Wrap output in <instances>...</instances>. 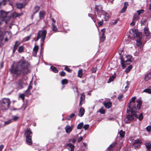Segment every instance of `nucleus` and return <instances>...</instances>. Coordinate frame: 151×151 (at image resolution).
<instances>
[{
	"label": "nucleus",
	"instance_id": "nucleus-18",
	"mask_svg": "<svg viewBox=\"0 0 151 151\" xmlns=\"http://www.w3.org/2000/svg\"><path fill=\"white\" fill-rule=\"evenodd\" d=\"M85 112V111L84 108L83 107L81 108L79 111L78 116L80 117L84 115Z\"/></svg>",
	"mask_w": 151,
	"mask_h": 151
},
{
	"label": "nucleus",
	"instance_id": "nucleus-17",
	"mask_svg": "<svg viewBox=\"0 0 151 151\" xmlns=\"http://www.w3.org/2000/svg\"><path fill=\"white\" fill-rule=\"evenodd\" d=\"M68 148L70 151H74V146L71 143H68L67 144Z\"/></svg>",
	"mask_w": 151,
	"mask_h": 151
},
{
	"label": "nucleus",
	"instance_id": "nucleus-1",
	"mask_svg": "<svg viewBox=\"0 0 151 151\" xmlns=\"http://www.w3.org/2000/svg\"><path fill=\"white\" fill-rule=\"evenodd\" d=\"M31 66L29 63L24 59L19 60L16 64L15 67L14 65L11 66L9 69L11 72L17 75L23 73L25 74L31 71Z\"/></svg>",
	"mask_w": 151,
	"mask_h": 151
},
{
	"label": "nucleus",
	"instance_id": "nucleus-12",
	"mask_svg": "<svg viewBox=\"0 0 151 151\" xmlns=\"http://www.w3.org/2000/svg\"><path fill=\"white\" fill-rule=\"evenodd\" d=\"M144 30L145 34L147 37H149V38H150L151 37V33L148 28L147 27H145L144 28Z\"/></svg>",
	"mask_w": 151,
	"mask_h": 151
},
{
	"label": "nucleus",
	"instance_id": "nucleus-42",
	"mask_svg": "<svg viewBox=\"0 0 151 151\" xmlns=\"http://www.w3.org/2000/svg\"><path fill=\"white\" fill-rule=\"evenodd\" d=\"M83 125V123L82 122L78 124L77 127V128L78 129H81Z\"/></svg>",
	"mask_w": 151,
	"mask_h": 151
},
{
	"label": "nucleus",
	"instance_id": "nucleus-31",
	"mask_svg": "<svg viewBox=\"0 0 151 151\" xmlns=\"http://www.w3.org/2000/svg\"><path fill=\"white\" fill-rule=\"evenodd\" d=\"M145 146L148 150H149L151 148V143H147L145 145Z\"/></svg>",
	"mask_w": 151,
	"mask_h": 151
},
{
	"label": "nucleus",
	"instance_id": "nucleus-54",
	"mask_svg": "<svg viewBox=\"0 0 151 151\" xmlns=\"http://www.w3.org/2000/svg\"><path fill=\"white\" fill-rule=\"evenodd\" d=\"M99 111L101 114H104L105 112V110L102 108L100 109Z\"/></svg>",
	"mask_w": 151,
	"mask_h": 151
},
{
	"label": "nucleus",
	"instance_id": "nucleus-4",
	"mask_svg": "<svg viewBox=\"0 0 151 151\" xmlns=\"http://www.w3.org/2000/svg\"><path fill=\"white\" fill-rule=\"evenodd\" d=\"M11 102L8 98H4L0 101V107L3 110H7L10 107Z\"/></svg>",
	"mask_w": 151,
	"mask_h": 151
},
{
	"label": "nucleus",
	"instance_id": "nucleus-49",
	"mask_svg": "<svg viewBox=\"0 0 151 151\" xmlns=\"http://www.w3.org/2000/svg\"><path fill=\"white\" fill-rule=\"evenodd\" d=\"M146 129L147 130L148 132H150L151 131V126H147L146 128Z\"/></svg>",
	"mask_w": 151,
	"mask_h": 151
},
{
	"label": "nucleus",
	"instance_id": "nucleus-27",
	"mask_svg": "<svg viewBox=\"0 0 151 151\" xmlns=\"http://www.w3.org/2000/svg\"><path fill=\"white\" fill-rule=\"evenodd\" d=\"M17 7L19 9H21L24 6V5L22 3H18L16 4Z\"/></svg>",
	"mask_w": 151,
	"mask_h": 151
},
{
	"label": "nucleus",
	"instance_id": "nucleus-58",
	"mask_svg": "<svg viewBox=\"0 0 151 151\" xmlns=\"http://www.w3.org/2000/svg\"><path fill=\"white\" fill-rule=\"evenodd\" d=\"M73 89H74V91H76V92L77 93V95L78 96V93L77 88L76 86H75L73 88Z\"/></svg>",
	"mask_w": 151,
	"mask_h": 151
},
{
	"label": "nucleus",
	"instance_id": "nucleus-28",
	"mask_svg": "<svg viewBox=\"0 0 151 151\" xmlns=\"http://www.w3.org/2000/svg\"><path fill=\"white\" fill-rule=\"evenodd\" d=\"M50 69L55 73H58V70H57V69L55 67L53 66H51Z\"/></svg>",
	"mask_w": 151,
	"mask_h": 151
},
{
	"label": "nucleus",
	"instance_id": "nucleus-40",
	"mask_svg": "<svg viewBox=\"0 0 151 151\" xmlns=\"http://www.w3.org/2000/svg\"><path fill=\"white\" fill-rule=\"evenodd\" d=\"M120 136L121 137H123L124 136L125 133L122 130H121L119 132Z\"/></svg>",
	"mask_w": 151,
	"mask_h": 151
},
{
	"label": "nucleus",
	"instance_id": "nucleus-37",
	"mask_svg": "<svg viewBox=\"0 0 151 151\" xmlns=\"http://www.w3.org/2000/svg\"><path fill=\"white\" fill-rule=\"evenodd\" d=\"M143 92L148 93H151V89L148 88L145 89L143 91Z\"/></svg>",
	"mask_w": 151,
	"mask_h": 151
},
{
	"label": "nucleus",
	"instance_id": "nucleus-8",
	"mask_svg": "<svg viewBox=\"0 0 151 151\" xmlns=\"http://www.w3.org/2000/svg\"><path fill=\"white\" fill-rule=\"evenodd\" d=\"M126 60H124L122 58H121V63L123 68H125L127 65L129 64L132 61V56L130 55H128L126 56Z\"/></svg>",
	"mask_w": 151,
	"mask_h": 151
},
{
	"label": "nucleus",
	"instance_id": "nucleus-63",
	"mask_svg": "<svg viewBox=\"0 0 151 151\" xmlns=\"http://www.w3.org/2000/svg\"><path fill=\"white\" fill-rule=\"evenodd\" d=\"M25 93L28 95H29L31 94L29 90L27 89L25 91Z\"/></svg>",
	"mask_w": 151,
	"mask_h": 151
},
{
	"label": "nucleus",
	"instance_id": "nucleus-64",
	"mask_svg": "<svg viewBox=\"0 0 151 151\" xmlns=\"http://www.w3.org/2000/svg\"><path fill=\"white\" fill-rule=\"evenodd\" d=\"M4 147V146L3 145H2L0 146V151H2Z\"/></svg>",
	"mask_w": 151,
	"mask_h": 151
},
{
	"label": "nucleus",
	"instance_id": "nucleus-2",
	"mask_svg": "<svg viewBox=\"0 0 151 151\" xmlns=\"http://www.w3.org/2000/svg\"><path fill=\"white\" fill-rule=\"evenodd\" d=\"M130 32H132L134 38H137L136 40L137 45L140 48L142 47L143 45L141 40L142 38L141 34L136 32L135 29H131L130 30Z\"/></svg>",
	"mask_w": 151,
	"mask_h": 151
},
{
	"label": "nucleus",
	"instance_id": "nucleus-57",
	"mask_svg": "<svg viewBox=\"0 0 151 151\" xmlns=\"http://www.w3.org/2000/svg\"><path fill=\"white\" fill-rule=\"evenodd\" d=\"M136 22V21H134L133 19L132 22L130 23V25L132 26H133L135 25V23Z\"/></svg>",
	"mask_w": 151,
	"mask_h": 151
},
{
	"label": "nucleus",
	"instance_id": "nucleus-10",
	"mask_svg": "<svg viewBox=\"0 0 151 151\" xmlns=\"http://www.w3.org/2000/svg\"><path fill=\"white\" fill-rule=\"evenodd\" d=\"M95 9L97 13L98 16L101 17V14L104 11L102 10V6L100 5H96Z\"/></svg>",
	"mask_w": 151,
	"mask_h": 151
},
{
	"label": "nucleus",
	"instance_id": "nucleus-15",
	"mask_svg": "<svg viewBox=\"0 0 151 151\" xmlns=\"http://www.w3.org/2000/svg\"><path fill=\"white\" fill-rule=\"evenodd\" d=\"M45 12L44 11H42L40 12L39 13L40 19L41 20L44 19L45 16Z\"/></svg>",
	"mask_w": 151,
	"mask_h": 151
},
{
	"label": "nucleus",
	"instance_id": "nucleus-9",
	"mask_svg": "<svg viewBox=\"0 0 151 151\" xmlns=\"http://www.w3.org/2000/svg\"><path fill=\"white\" fill-rule=\"evenodd\" d=\"M136 112L137 111L135 110L134 112H131L133 113L132 114L127 115L124 119L125 122L127 123H130V121L132 120L134 117L137 118L138 117V115L135 114Z\"/></svg>",
	"mask_w": 151,
	"mask_h": 151
},
{
	"label": "nucleus",
	"instance_id": "nucleus-29",
	"mask_svg": "<svg viewBox=\"0 0 151 151\" xmlns=\"http://www.w3.org/2000/svg\"><path fill=\"white\" fill-rule=\"evenodd\" d=\"M12 122V119H8L6 121H4V125H8Z\"/></svg>",
	"mask_w": 151,
	"mask_h": 151
},
{
	"label": "nucleus",
	"instance_id": "nucleus-56",
	"mask_svg": "<svg viewBox=\"0 0 151 151\" xmlns=\"http://www.w3.org/2000/svg\"><path fill=\"white\" fill-rule=\"evenodd\" d=\"M18 83L19 85L21 86L22 85L23 83V81L22 80H20L18 81Z\"/></svg>",
	"mask_w": 151,
	"mask_h": 151
},
{
	"label": "nucleus",
	"instance_id": "nucleus-7",
	"mask_svg": "<svg viewBox=\"0 0 151 151\" xmlns=\"http://www.w3.org/2000/svg\"><path fill=\"white\" fill-rule=\"evenodd\" d=\"M6 13L4 11H0V26L4 23L6 24L9 20V19L8 20L6 19Z\"/></svg>",
	"mask_w": 151,
	"mask_h": 151
},
{
	"label": "nucleus",
	"instance_id": "nucleus-35",
	"mask_svg": "<svg viewBox=\"0 0 151 151\" xmlns=\"http://www.w3.org/2000/svg\"><path fill=\"white\" fill-rule=\"evenodd\" d=\"M18 51L19 53L23 52L24 51L23 46H20L19 48Z\"/></svg>",
	"mask_w": 151,
	"mask_h": 151
},
{
	"label": "nucleus",
	"instance_id": "nucleus-62",
	"mask_svg": "<svg viewBox=\"0 0 151 151\" xmlns=\"http://www.w3.org/2000/svg\"><path fill=\"white\" fill-rule=\"evenodd\" d=\"M60 75L61 76H63L65 75V73L64 71H62Z\"/></svg>",
	"mask_w": 151,
	"mask_h": 151
},
{
	"label": "nucleus",
	"instance_id": "nucleus-13",
	"mask_svg": "<svg viewBox=\"0 0 151 151\" xmlns=\"http://www.w3.org/2000/svg\"><path fill=\"white\" fill-rule=\"evenodd\" d=\"M101 15L103 16V18L104 20L107 21L109 20V14L107 12L104 11V12H103L101 14Z\"/></svg>",
	"mask_w": 151,
	"mask_h": 151
},
{
	"label": "nucleus",
	"instance_id": "nucleus-48",
	"mask_svg": "<svg viewBox=\"0 0 151 151\" xmlns=\"http://www.w3.org/2000/svg\"><path fill=\"white\" fill-rule=\"evenodd\" d=\"M6 0H3L1 2H0V5H4L6 4Z\"/></svg>",
	"mask_w": 151,
	"mask_h": 151
},
{
	"label": "nucleus",
	"instance_id": "nucleus-43",
	"mask_svg": "<svg viewBox=\"0 0 151 151\" xmlns=\"http://www.w3.org/2000/svg\"><path fill=\"white\" fill-rule=\"evenodd\" d=\"M118 21V19H116L114 20V21H113L112 22H111L110 24L111 25H114L115 24H116L117 23Z\"/></svg>",
	"mask_w": 151,
	"mask_h": 151
},
{
	"label": "nucleus",
	"instance_id": "nucleus-11",
	"mask_svg": "<svg viewBox=\"0 0 151 151\" xmlns=\"http://www.w3.org/2000/svg\"><path fill=\"white\" fill-rule=\"evenodd\" d=\"M73 128V125H67L65 127V129L66 133L67 134H69L72 130Z\"/></svg>",
	"mask_w": 151,
	"mask_h": 151
},
{
	"label": "nucleus",
	"instance_id": "nucleus-24",
	"mask_svg": "<svg viewBox=\"0 0 151 151\" xmlns=\"http://www.w3.org/2000/svg\"><path fill=\"white\" fill-rule=\"evenodd\" d=\"M40 7L38 6H35L33 12L34 14H35L38 12L40 9Z\"/></svg>",
	"mask_w": 151,
	"mask_h": 151
},
{
	"label": "nucleus",
	"instance_id": "nucleus-59",
	"mask_svg": "<svg viewBox=\"0 0 151 151\" xmlns=\"http://www.w3.org/2000/svg\"><path fill=\"white\" fill-rule=\"evenodd\" d=\"M89 126V125L88 124H85L84 125V126L83 127V128H84V129L86 130L88 129V128Z\"/></svg>",
	"mask_w": 151,
	"mask_h": 151
},
{
	"label": "nucleus",
	"instance_id": "nucleus-36",
	"mask_svg": "<svg viewBox=\"0 0 151 151\" xmlns=\"http://www.w3.org/2000/svg\"><path fill=\"white\" fill-rule=\"evenodd\" d=\"M78 76L80 78H81L82 77V70L81 69L78 70Z\"/></svg>",
	"mask_w": 151,
	"mask_h": 151
},
{
	"label": "nucleus",
	"instance_id": "nucleus-22",
	"mask_svg": "<svg viewBox=\"0 0 151 151\" xmlns=\"http://www.w3.org/2000/svg\"><path fill=\"white\" fill-rule=\"evenodd\" d=\"M139 16L137 14L135 13L134 15L133 19L134 21H137L139 19Z\"/></svg>",
	"mask_w": 151,
	"mask_h": 151
},
{
	"label": "nucleus",
	"instance_id": "nucleus-53",
	"mask_svg": "<svg viewBox=\"0 0 151 151\" xmlns=\"http://www.w3.org/2000/svg\"><path fill=\"white\" fill-rule=\"evenodd\" d=\"M65 69L69 72H71V69L68 68L67 66H66L65 67Z\"/></svg>",
	"mask_w": 151,
	"mask_h": 151
},
{
	"label": "nucleus",
	"instance_id": "nucleus-44",
	"mask_svg": "<svg viewBox=\"0 0 151 151\" xmlns=\"http://www.w3.org/2000/svg\"><path fill=\"white\" fill-rule=\"evenodd\" d=\"M20 14L14 12L12 14V16L13 18H15L20 16Z\"/></svg>",
	"mask_w": 151,
	"mask_h": 151
},
{
	"label": "nucleus",
	"instance_id": "nucleus-26",
	"mask_svg": "<svg viewBox=\"0 0 151 151\" xmlns=\"http://www.w3.org/2000/svg\"><path fill=\"white\" fill-rule=\"evenodd\" d=\"M116 76V74H115L111 76L109 79V81L107 82V83H109L112 81L114 80V79L115 78Z\"/></svg>",
	"mask_w": 151,
	"mask_h": 151
},
{
	"label": "nucleus",
	"instance_id": "nucleus-32",
	"mask_svg": "<svg viewBox=\"0 0 151 151\" xmlns=\"http://www.w3.org/2000/svg\"><path fill=\"white\" fill-rule=\"evenodd\" d=\"M52 30L54 31H56L58 30V29L56 26L53 23H52Z\"/></svg>",
	"mask_w": 151,
	"mask_h": 151
},
{
	"label": "nucleus",
	"instance_id": "nucleus-30",
	"mask_svg": "<svg viewBox=\"0 0 151 151\" xmlns=\"http://www.w3.org/2000/svg\"><path fill=\"white\" fill-rule=\"evenodd\" d=\"M142 143V141L140 139H137L135 140L134 142V144H141Z\"/></svg>",
	"mask_w": 151,
	"mask_h": 151
},
{
	"label": "nucleus",
	"instance_id": "nucleus-46",
	"mask_svg": "<svg viewBox=\"0 0 151 151\" xmlns=\"http://www.w3.org/2000/svg\"><path fill=\"white\" fill-rule=\"evenodd\" d=\"M143 118L142 113H141L138 116V119L139 120L141 121L142 120Z\"/></svg>",
	"mask_w": 151,
	"mask_h": 151
},
{
	"label": "nucleus",
	"instance_id": "nucleus-23",
	"mask_svg": "<svg viewBox=\"0 0 151 151\" xmlns=\"http://www.w3.org/2000/svg\"><path fill=\"white\" fill-rule=\"evenodd\" d=\"M128 5V3L127 2H125L124 3V6L123 8L121 11V13H124L125 12L127 8Z\"/></svg>",
	"mask_w": 151,
	"mask_h": 151
},
{
	"label": "nucleus",
	"instance_id": "nucleus-3",
	"mask_svg": "<svg viewBox=\"0 0 151 151\" xmlns=\"http://www.w3.org/2000/svg\"><path fill=\"white\" fill-rule=\"evenodd\" d=\"M136 97H133L131 98L129 102L128 105V108L127 112L129 114V112H134L137 109L135 104H134Z\"/></svg>",
	"mask_w": 151,
	"mask_h": 151
},
{
	"label": "nucleus",
	"instance_id": "nucleus-5",
	"mask_svg": "<svg viewBox=\"0 0 151 151\" xmlns=\"http://www.w3.org/2000/svg\"><path fill=\"white\" fill-rule=\"evenodd\" d=\"M47 31L45 30H40L37 34V36L35 41H37L41 38V46L42 47L44 45V40L46 36Z\"/></svg>",
	"mask_w": 151,
	"mask_h": 151
},
{
	"label": "nucleus",
	"instance_id": "nucleus-6",
	"mask_svg": "<svg viewBox=\"0 0 151 151\" xmlns=\"http://www.w3.org/2000/svg\"><path fill=\"white\" fill-rule=\"evenodd\" d=\"M32 134V132L29 128H27L26 130L24 135L26 138V143L29 145H31L32 144V136L30 135Z\"/></svg>",
	"mask_w": 151,
	"mask_h": 151
},
{
	"label": "nucleus",
	"instance_id": "nucleus-19",
	"mask_svg": "<svg viewBox=\"0 0 151 151\" xmlns=\"http://www.w3.org/2000/svg\"><path fill=\"white\" fill-rule=\"evenodd\" d=\"M85 96L84 93H83L81 94V96L80 98V100L79 103V106H81L82 104V102L84 101L85 99Z\"/></svg>",
	"mask_w": 151,
	"mask_h": 151
},
{
	"label": "nucleus",
	"instance_id": "nucleus-47",
	"mask_svg": "<svg viewBox=\"0 0 151 151\" xmlns=\"http://www.w3.org/2000/svg\"><path fill=\"white\" fill-rule=\"evenodd\" d=\"M106 31L105 29L104 28L101 29V36H104L105 35V32Z\"/></svg>",
	"mask_w": 151,
	"mask_h": 151
},
{
	"label": "nucleus",
	"instance_id": "nucleus-39",
	"mask_svg": "<svg viewBox=\"0 0 151 151\" xmlns=\"http://www.w3.org/2000/svg\"><path fill=\"white\" fill-rule=\"evenodd\" d=\"M20 45V43L19 41H17L15 42V45L13 47V48H15L17 49V47Z\"/></svg>",
	"mask_w": 151,
	"mask_h": 151
},
{
	"label": "nucleus",
	"instance_id": "nucleus-14",
	"mask_svg": "<svg viewBox=\"0 0 151 151\" xmlns=\"http://www.w3.org/2000/svg\"><path fill=\"white\" fill-rule=\"evenodd\" d=\"M4 40V34L3 32L0 30V46L3 45Z\"/></svg>",
	"mask_w": 151,
	"mask_h": 151
},
{
	"label": "nucleus",
	"instance_id": "nucleus-34",
	"mask_svg": "<svg viewBox=\"0 0 151 151\" xmlns=\"http://www.w3.org/2000/svg\"><path fill=\"white\" fill-rule=\"evenodd\" d=\"M145 12V10L144 9H141L137 10V14L139 16V15L142 14L143 13Z\"/></svg>",
	"mask_w": 151,
	"mask_h": 151
},
{
	"label": "nucleus",
	"instance_id": "nucleus-38",
	"mask_svg": "<svg viewBox=\"0 0 151 151\" xmlns=\"http://www.w3.org/2000/svg\"><path fill=\"white\" fill-rule=\"evenodd\" d=\"M19 117L17 116H12V121L13 120L14 121H17L19 119Z\"/></svg>",
	"mask_w": 151,
	"mask_h": 151
},
{
	"label": "nucleus",
	"instance_id": "nucleus-60",
	"mask_svg": "<svg viewBox=\"0 0 151 151\" xmlns=\"http://www.w3.org/2000/svg\"><path fill=\"white\" fill-rule=\"evenodd\" d=\"M83 139V137L82 136L80 137L78 139V142H80Z\"/></svg>",
	"mask_w": 151,
	"mask_h": 151
},
{
	"label": "nucleus",
	"instance_id": "nucleus-55",
	"mask_svg": "<svg viewBox=\"0 0 151 151\" xmlns=\"http://www.w3.org/2000/svg\"><path fill=\"white\" fill-rule=\"evenodd\" d=\"M114 146V144H111V145L108 148V149L109 150H111V148L113 147Z\"/></svg>",
	"mask_w": 151,
	"mask_h": 151
},
{
	"label": "nucleus",
	"instance_id": "nucleus-33",
	"mask_svg": "<svg viewBox=\"0 0 151 151\" xmlns=\"http://www.w3.org/2000/svg\"><path fill=\"white\" fill-rule=\"evenodd\" d=\"M132 68V65H129L125 70V72L127 73H128Z\"/></svg>",
	"mask_w": 151,
	"mask_h": 151
},
{
	"label": "nucleus",
	"instance_id": "nucleus-52",
	"mask_svg": "<svg viewBox=\"0 0 151 151\" xmlns=\"http://www.w3.org/2000/svg\"><path fill=\"white\" fill-rule=\"evenodd\" d=\"M105 39V37L104 36H101L100 37V40L101 42H103Z\"/></svg>",
	"mask_w": 151,
	"mask_h": 151
},
{
	"label": "nucleus",
	"instance_id": "nucleus-21",
	"mask_svg": "<svg viewBox=\"0 0 151 151\" xmlns=\"http://www.w3.org/2000/svg\"><path fill=\"white\" fill-rule=\"evenodd\" d=\"M104 105L106 108L109 109L111 107L112 105V103L110 101L108 102L105 103Z\"/></svg>",
	"mask_w": 151,
	"mask_h": 151
},
{
	"label": "nucleus",
	"instance_id": "nucleus-16",
	"mask_svg": "<svg viewBox=\"0 0 151 151\" xmlns=\"http://www.w3.org/2000/svg\"><path fill=\"white\" fill-rule=\"evenodd\" d=\"M39 47L38 45H35L33 49V55L34 56H36Z\"/></svg>",
	"mask_w": 151,
	"mask_h": 151
},
{
	"label": "nucleus",
	"instance_id": "nucleus-50",
	"mask_svg": "<svg viewBox=\"0 0 151 151\" xmlns=\"http://www.w3.org/2000/svg\"><path fill=\"white\" fill-rule=\"evenodd\" d=\"M123 97V95L122 94H120L118 96V99L119 101H121Z\"/></svg>",
	"mask_w": 151,
	"mask_h": 151
},
{
	"label": "nucleus",
	"instance_id": "nucleus-45",
	"mask_svg": "<svg viewBox=\"0 0 151 151\" xmlns=\"http://www.w3.org/2000/svg\"><path fill=\"white\" fill-rule=\"evenodd\" d=\"M97 21L99 24V26H101L103 24V20L102 19H101V20L100 21H99L98 19Z\"/></svg>",
	"mask_w": 151,
	"mask_h": 151
},
{
	"label": "nucleus",
	"instance_id": "nucleus-25",
	"mask_svg": "<svg viewBox=\"0 0 151 151\" xmlns=\"http://www.w3.org/2000/svg\"><path fill=\"white\" fill-rule=\"evenodd\" d=\"M137 102V106L138 109H139L141 108V106L142 104V101L141 100H138L136 101Z\"/></svg>",
	"mask_w": 151,
	"mask_h": 151
},
{
	"label": "nucleus",
	"instance_id": "nucleus-41",
	"mask_svg": "<svg viewBox=\"0 0 151 151\" xmlns=\"http://www.w3.org/2000/svg\"><path fill=\"white\" fill-rule=\"evenodd\" d=\"M61 83L63 85L67 84L68 83V80L66 79H63L61 81Z\"/></svg>",
	"mask_w": 151,
	"mask_h": 151
},
{
	"label": "nucleus",
	"instance_id": "nucleus-51",
	"mask_svg": "<svg viewBox=\"0 0 151 151\" xmlns=\"http://www.w3.org/2000/svg\"><path fill=\"white\" fill-rule=\"evenodd\" d=\"M31 36V35H30V36L26 37L25 38V41H29L30 39Z\"/></svg>",
	"mask_w": 151,
	"mask_h": 151
},
{
	"label": "nucleus",
	"instance_id": "nucleus-20",
	"mask_svg": "<svg viewBox=\"0 0 151 151\" xmlns=\"http://www.w3.org/2000/svg\"><path fill=\"white\" fill-rule=\"evenodd\" d=\"M151 78V73L150 72L147 74L145 77V79L146 81H148Z\"/></svg>",
	"mask_w": 151,
	"mask_h": 151
},
{
	"label": "nucleus",
	"instance_id": "nucleus-61",
	"mask_svg": "<svg viewBox=\"0 0 151 151\" xmlns=\"http://www.w3.org/2000/svg\"><path fill=\"white\" fill-rule=\"evenodd\" d=\"M97 70V68H93L91 69V70L92 72L93 73H94L96 72Z\"/></svg>",
	"mask_w": 151,
	"mask_h": 151
}]
</instances>
